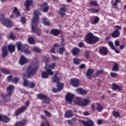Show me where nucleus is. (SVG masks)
<instances>
[{
    "label": "nucleus",
    "mask_w": 126,
    "mask_h": 126,
    "mask_svg": "<svg viewBox=\"0 0 126 126\" xmlns=\"http://www.w3.org/2000/svg\"><path fill=\"white\" fill-rule=\"evenodd\" d=\"M51 52L52 53H55L56 52V51H55V48L53 47L51 50Z\"/></svg>",
    "instance_id": "obj_63"
},
{
    "label": "nucleus",
    "mask_w": 126,
    "mask_h": 126,
    "mask_svg": "<svg viewBox=\"0 0 126 126\" xmlns=\"http://www.w3.org/2000/svg\"><path fill=\"white\" fill-rule=\"evenodd\" d=\"M73 116V112L71 110L66 111L64 114L65 118H71Z\"/></svg>",
    "instance_id": "obj_23"
},
{
    "label": "nucleus",
    "mask_w": 126,
    "mask_h": 126,
    "mask_svg": "<svg viewBox=\"0 0 126 126\" xmlns=\"http://www.w3.org/2000/svg\"><path fill=\"white\" fill-rule=\"evenodd\" d=\"M19 80V78L15 77L12 80V83H17Z\"/></svg>",
    "instance_id": "obj_48"
},
{
    "label": "nucleus",
    "mask_w": 126,
    "mask_h": 126,
    "mask_svg": "<svg viewBox=\"0 0 126 126\" xmlns=\"http://www.w3.org/2000/svg\"><path fill=\"white\" fill-rule=\"evenodd\" d=\"M44 62L45 63V69L47 72H49L50 75H54V72L52 69H54L56 67V63H52L51 64H47L50 62V58L49 57H44L43 58Z\"/></svg>",
    "instance_id": "obj_3"
},
{
    "label": "nucleus",
    "mask_w": 126,
    "mask_h": 126,
    "mask_svg": "<svg viewBox=\"0 0 126 126\" xmlns=\"http://www.w3.org/2000/svg\"><path fill=\"white\" fill-rule=\"evenodd\" d=\"M85 67V64H82L80 65V68H84Z\"/></svg>",
    "instance_id": "obj_61"
},
{
    "label": "nucleus",
    "mask_w": 126,
    "mask_h": 126,
    "mask_svg": "<svg viewBox=\"0 0 126 126\" xmlns=\"http://www.w3.org/2000/svg\"><path fill=\"white\" fill-rule=\"evenodd\" d=\"M37 97L38 98V99L43 100L45 104H49L50 102H51V100L50 99V98H49V97H47L46 95L43 94H37Z\"/></svg>",
    "instance_id": "obj_10"
},
{
    "label": "nucleus",
    "mask_w": 126,
    "mask_h": 126,
    "mask_svg": "<svg viewBox=\"0 0 126 126\" xmlns=\"http://www.w3.org/2000/svg\"><path fill=\"white\" fill-rule=\"evenodd\" d=\"M33 51L35 53H41V49L38 47H34L33 48Z\"/></svg>",
    "instance_id": "obj_47"
},
{
    "label": "nucleus",
    "mask_w": 126,
    "mask_h": 126,
    "mask_svg": "<svg viewBox=\"0 0 126 126\" xmlns=\"http://www.w3.org/2000/svg\"><path fill=\"white\" fill-rule=\"evenodd\" d=\"M77 92L78 94H80L81 95H86V94H87V91L81 88L77 89Z\"/></svg>",
    "instance_id": "obj_25"
},
{
    "label": "nucleus",
    "mask_w": 126,
    "mask_h": 126,
    "mask_svg": "<svg viewBox=\"0 0 126 126\" xmlns=\"http://www.w3.org/2000/svg\"><path fill=\"white\" fill-rule=\"evenodd\" d=\"M57 87L59 91L63 90V84L60 82L57 83Z\"/></svg>",
    "instance_id": "obj_33"
},
{
    "label": "nucleus",
    "mask_w": 126,
    "mask_h": 126,
    "mask_svg": "<svg viewBox=\"0 0 126 126\" xmlns=\"http://www.w3.org/2000/svg\"><path fill=\"white\" fill-rule=\"evenodd\" d=\"M7 81H8V82L12 81V76H9L7 77Z\"/></svg>",
    "instance_id": "obj_55"
},
{
    "label": "nucleus",
    "mask_w": 126,
    "mask_h": 126,
    "mask_svg": "<svg viewBox=\"0 0 126 126\" xmlns=\"http://www.w3.org/2000/svg\"><path fill=\"white\" fill-rule=\"evenodd\" d=\"M53 82H57V83H59V81H60V79L57 77V74H55V75L53 77Z\"/></svg>",
    "instance_id": "obj_39"
},
{
    "label": "nucleus",
    "mask_w": 126,
    "mask_h": 126,
    "mask_svg": "<svg viewBox=\"0 0 126 126\" xmlns=\"http://www.w3.org/2000/svg\"><path fill=\"white\" fill-rule=\"evenodd\" d=\"M99 53L103 56H106L108 54V51L107 50V48L105 47H101L99 49Z\"/></svg>",
    "instance_id": "obj_19"
},
{
    "label": "nucleus",
    "mask_w": 126,
    "mask_h": 126,
    "mask_svg": "<svg viewBox=\"0 0 126 126\" xmlns=\"http://www.w3.org/2000/svg\"><path fill=\"white\" fill-rule=\"evenodd\" d=\"M84 116H89V113L88 112H84Z\"/></svg>",
    "instance_id": "obj_64"
},
{
    "label": "nucleus",
    "mask_w": 126,
    "mask_h": 126,
    "mask_svg": "<svg viewBox=\"0 0 126 126\" xmlns=\"http://www.w3.org/2000/svg\"><path fill=\"white\" fill-rule=\"evenodd\" d=\"M112 88L113 90H117L118 91H121L122 90V87H120L119 85L116 84L115 83L112 84Z\"/></svg>",
    "instance_id": "obj_21"
},
{
    "label": "nucleus",
    "mask_w": 126,
    "mask_h": 126,
    "mask_svg": "<svg viewBox=\"0 0 126 126\" xmlns=\"http://www.w3.org/2000/svg\"><path fill=\"white\" fill-rule=\"evenodd\" d=\"M74 102L75 104L79 106H85L88 105V103L90 102V99L87 98L83 99L81 97H77Z\"/></svg>",
    "instance_id": "obj_5"
},
{
    "label": "nucleus",
    "mask_w": 126,
    "mask_h": 126,
    "mask_svg": "<svg viewBox=\"0 0 126 126\" xmlns=\"http://www.w3.org/2000/svg\"><path fill=\"white\" fill-rule=\"evenodd\" d=\"M74 99V94H72L71 93H67L65 96V100L66 103H68V104H70L72 100Z\"/></svg>",
    "instance_id": "obj_11"
},
{
    "label": "nucleus",
    "mask_w": 126,
    "mask_h": 126,
    "mask_svg": "<svg viewBox=\"0 0 126 126\" xmlns=\"http://www.w3.org/2000/svg\"><path fill=\"white\" fill-rule=\"evenodd\" d=\"M81 62V59L75 58L73 59V63L75 64H79Z\"/></svg>",
    "instance_id": "obj_38"
},
{
    "label": "nucleus",
    "mask_w": 126,
    "mask_h": 126,
    "mask_svg": "<svg viewBox=\"0 0 126 126\" xmlns=\"http://www.w3.org/2000/svg\"><path fill=\"white\" fill-rule=\"evenodd\" d=\"M0 21L3 24V25L6 26V27H8V28L12 26V22L9 19H5L4 15L2 14H0Z\"/></svg>",
    "instance_id": "obj_6"
},
{
    "label": "nucleus",
    "mask_w": 126,
    "mask_h": 126,
    "mask_svg": "<svg viewBox=\"0 0 126 126\" xmlns=\"http://www.w3.org/2000/svg\"><path fill=\"white\" fill-rule=\"evenodd\" d=\"M110 75L111 77H116V76H118V74H117L116 73H111Z\"/></svg>",
    "instance_id": "obj_56"
},
{
    "label": "nucleus",
    "mask_w": 126,
    "mask_h": 126,
    "mask_svg": "<svg viewBox=\"0 0 126 126\" xmlns=\"http://www.w3.org/2000/svg\"><path fill=\"white\" fill-rule=\"evenodd\" d=\"M14 89V86L13 85H10L7 88V92H8V94L5 95V97H7V96H10L11 95V93H12V91Z\"/></svg>",
    "instance_id": "obj_14"
},
{
    "label": "nucleus",
    "mask_w": 126,
    "mask_h": 126,
    "mask_svg": "<svg viewBox=\"0 0 126 126\" xmlns=\"http://www.w3.org/2000/svg\"><path fill=\"white\" fill-rule=\"evenodd\" d=\"M108 45L111 48L112 50L115 49V46H114V44H113V42H112V41H109Z\"/></svg>",
    "instance_id": "obj_50"
},
{
    "label": "nucleus",
    "mask_w": 126,
    "mask_h": 126,
    "mask_svg": "<svg viewBox=\"0 0 126 126\" xmlns=\"http://www.w3.org/2000/svg\"><path fill=\"white\" fill-rule=\"evenodd\" d=\"M80 50L78 48L75 47L73 50H72V54L73 56H78V52H79Z\"/></svg>",
    "instance_id": "obj_28"
},
{
    "label": "nucleus",
    "mask_w": 126,
    "mask_h": 126,
    "mask_svg": "<svg viewBox=\"0 0 126 126\" xmlns=\"http://www.w3.org/2000/svg\"><path fill=\"white\" fill-rule=\"evenodd\" d=\"M102 124H103V120H102L101 119H98L97 120V124L98 125H102Z\"/></svg>",
    "instance_id": "obj_57"
},
{
    "label": "nucleus",
    "mask_w": 126,
    "mask_h": 126,
    "mask_svg": "<svg viewBox=\"0 0 126 126\" xmlns=\"http://www.w3.org/2000/svg\"><path fill=\"white\" fill-rule=\"evenodd\" d=\"M21 22L23 24L25 23L26 22V19L24 17H22Z\"/></svg>",
    "instance_id": "obj_58"
},
{
    "label": "nucleus",
    "mask_w": 126,
    "mask_h": 126,
    "mask_svg": "<svg viewBox=\"0 0 126 126\" xmlns=\"http://www.w3.org/2000/svg\"><path fill=\"white\" fill-rule=\"evenodd\" d=\"M17 46V49L18 51H21V52H24L25 54L28 55H30L31 54V52L29 51L28 49L25 50V45H24L21 42H18L16 43Z\"/></svg>",
    "instance_id": "obj_7"
},
{
    "label": "nucleus",
    "mask_w": 126,
    "mask_h": 126,
    "mask_svg": "<svg viewBox=\"0 0 126 126\" xmlns=\"http://www.w3.org/2000/svg\"><path fill=\"white\" fill-rule=\"evenodd\" d=\"M96 106H97V104L93 103L91 105V109L93 112L96 111Z\"/></svg>",
    "instance_id": "obj_44"
},
{
    "label": "nucleus",
    "mask_w": 126,
    "mask_h": 126,
    "mask_svg": "<svg viewBox=\"0 0 126 126\" xmlns=\"http://www.w3.org/2000/svg\"><path fill=\"white\" fill-rule=\"evenodd\" d=\"M85 41L88 44H95L99 41V38L94 36L93 33H89L86 35Z\"/></svg>",
    "instance_id": "obj_4"
},
{
    "label": "nucleus",
    "mask_w": 126,
    "mask_h": 126,
    "mask_svg": "<svg viewBox=\"0 0 126 126\" xmlns=\"http://www.w3.org/2000/svg\"><path fill=\"white\" fill-rule=\"evenodd\" d=\"M9 118L7 116L0 114V121L4 122V123H7L9 121Z\"/></svg>",
    "instance_id": "obj_17"
},
{
    "label": "nucleus",
    "mask_w": 126,
    "mask_h": 126,
    "mask_svg": "<svg viewBox=\"0 0 126 126\" xmlns=\"http://www.w3.org/2000/svg\"><path fill=\"white\" fill-rule=\"evenodd\" d=\"M1 71L4 73L5 74H9L10 73V71L9 70L5 69V68H2L1 69Z\"/></svg>",
    "instance_id": "obj_40"
},
{
    "label": "nucleus",
    "mask_w": 126,
    "mask_h": 126,
    "mask_svg": "<svg viewBox=\"0 0 126 126\" xmlns=\"http://www.w3.org/2000/svg\"><path fill=\"white\" fill-rule=\"evenodd\" d=\"M90 4V5L94 6H97L98 5V3H97L96 1H91Z\"/></svg>",
    "instance_id": "obj_43"
},
{
    "label": "nucleus",
    "mask_w": 126,
    "mask_h": 126,
    "mask_svg": "<svg viewBox=\"0 0 126 126\" xmlns=\"http://www.w3.org/2000/svg\"><path fill=\"white\" fill-rule=\"evenodd\" d=\"M93 73H94V69L92 68L88 69L86 73L87 77L90 78L91 75H92Z\"/></svg>",
    "instance_id": "obj_22"
},
{
    "label": "nucleus",
    "mask_w": 126,
    "mask_h": 126,
    "mask_svg": "<svg viewBox=\"0 0 126 126\" xmlns=\"http://www.w3.org/2000/svg\"><path fill=\"white\" fill-rule=\"evenodd\" d=\"M27 124V121L25 120H23L21 122H17L14 126H24Z\"/></svg>",
    "instance_id": "obj_24"
},
{
    "label": "nucleus",
    "mask_w": 126,
    "mask_h": 126,
    "mask_svg": "<svg viewBox=\"0 0 126 126\" xmlns=\"http://www.w3.org/2000/svg\"><path fill=\"white\" fill-rule=\"evenodd\" d=\"M8 38H10V39H11L12 40H14V39H15V35H14L13 33H11L8 36Z\"/></svg>",
    "instance_id": "obj_46"
},
{
    "label": "nucleus",
    "mask_w": 126,
    "mask_h": 126,
    "mask_svg": "<svg viewBox=\"0 0 126 126\" xmlns=\"http://www.w3.org/2000/svg\"><path fill=\"white\" fill-rule=\"evenodd\" d=\"M33 1L32 0H27L25 3V6L27 10H29V7L32 5Z\"/></svg>",
    "instance_id": "obj_16"
},
{
    "label": "nucleus",
    "mask_w": 126,
    "mask_h": 126,
    "mask_svg": "<svg viewBox=\"0 0 126 126\" xmlns=\"http://www.w3.org/2000/svg\"><path fill=\"white\" fill-rule=\"evenodd\" d=\"M29 104H30V102L29 100L27 101L25 103L26 106H23L21 107H20L19 109L15 111L16 115L18 116V115H20L21 113H23V112L26 111V110H27V108L29 107Z\"/></svg>",
    "instance_id": "obj_8"
},
{
    "label": "nucleus",
    "mask_w": 126,
    "mask_h": 126,
    "mask_svg": "<svg viewBox=\"0 0 126 126\" xmlns=\"http://www.w3.org/2000/svg\"><path fill=\"white\" fill-rule=\"evenodd\" d=\"M49 75H50V73L47 71H43L41 73L42 78H44L45 79L48 78V77H49Z\"/></svg>",
    "instance_id": "obj_27"
},
{
    "label": "nucleus",
    "mask_w": 126,
    "mask_h": 126,
    "mask_svg": "<svg viewBox=\"0 0 126 126\" xmlns=\"http://www.w3.org/2000/svg\"><path fill=\"white\" fill-rule=\"evenodd\" d=\"M37 69H38V67L37 66H34L32 65H31L27 69L26 74L28 76L26 77V74H24L23 78L24 79L23 85L25 87H30V88H34L36 84L35 83L32 82H29L28 80H26L25 78H27V77H29V76H33L36 73V71H37Z\"/></svg>",
    "instance_id": "obj_1"
},
{
    "label": "nucleus",
    "mask_w": 126,
    "mask_h": 126,
    "mask_svg": "<svg viewBox=\"0 0 126 126\" xmlns=\"http://www.w3.org/2000/svg\"><path fill=\"white\" fill-rule=\"evenodd\" d=\"M13 12L16 14L17 17L20 16V13L16 7H14Z\"/></svg>",
    "instance_id": "obj_32"
},
{
    "label": "nucleus",
    "mask_w": 126,
    "mask_h": 126,
    "mask_svg": "<svg viewBox=\"0 0 126 126\" xmlns=\"http://www.w3.org/2000/svg\"><path fill=\"white\" fill-rule=\"evenodd\" d=\"M63 52H64V47H62L59 49V54H60V55L63 54Z\"/></svg>",
    "instance_id": "obj_51"
},
{
    "label": "nucleus",
    "mask_w": 126,
    "mask_h": 126,
    "mask_svg": "<svg viewBox=\"0 0 126 126\" xmlns=\"http://www.w3.org/2000/svg\"><path fill=\"white\" fill-rule=\"evenodd\" d=\"M52 91L54 93H58V92H60V91L58 89H56L55 88H53Z\"/></svg>",
    "instance_id": "obj_53"
},
{
    "label": "nucleus",
    "mask_w": 126,
    "mask_h": 126,
    "mask_svg": "<svg viewBox=\"0 0 126 126\" xmlns=\"http://www.w3.org/2000/svg\"><path fill=\"white\" fill-rule=\"evenodd\" d=\"M71 84L74 86V87H78L80 85L79 80L76 79H72L70 80Z\"/></svg>",
    "instance_id": "obj_13"
},
{
    "label": "nucleus",
    "mask_w": 126,
    "mask_h": 126,
    "mask_svg": "<svg viewBox=\"0 0 126 126\" xmlns=\"http://www.w3.org/2000/svg\"><path fill=\"white\" fill-rule=\"evenodd\" d=\"M43 8V12H47L49 10V6H48V3L44 2L41 5Z\"/></svg>",
    "instance_id": "obj_26"
},
{
    "label": "nucleus",
    "mask_w": 126,
    "mask_h": 126,
    "mask_svg": "<svg viewBox=\"0 0 126 126\" xmlns=\"http://www.w3.org/2000/svg\"><path fill=\"white\" fill-rule=\"evenodd\" d=\"M103 70H99L96 72L95 75H100V74H103Z\"/></svg>",
    "instance_id": "obj_52"
},
{
    "label": "nucleus",
    "mask_w": 126,
    "mask_h": 126,
    "mask_svg": "<svg viewBox=\"0 0 126 126\" xmlns=\"http://www.w3.org/2000/svg\"><path fill=\"white\" fill-rule=\"evenodd\" d=\"M65 11H66V8L65 7H62L60 8L59 12L61 16L63 17L65 15Z\"/></svg>",
    "instance_id": "obj_20"
},
{
    "label": "nucleus",
    "mask_w": 126,
    "mask_h": 126,
    "mask_svg": "<svg viewBox=\"0 0 126 126\" xmlns=\"http://www.w3.org/2000/svg\"><path fill=\"white\" fill-rule=\"evenodd\" d=\"M29 42L30 44H31L32 45H33V44H35V40L34 39V38L32 37H30L28 39Z\"/></svg>",
    "instance_id": "obj_37"
},
{
    "label": "nucleus",
    "mask_w": 126,
    "mask_h": 126,
    "mask_svg": "<svg viewBox=\"0 0 126 126\" xmlns=\"http://www.w3.org/2000/svg\"><path fill=\"white\" fill-rule=\"evenodd\" d=\"M7 54V49L6 48V46L4 45L2 48V56L3 58H5Z\"/></svg>",
    "instance_id": "obj_18"
},
{
    "label": "nucleus",
    "mask_w": 126,
    "mask_h": 126,
    "mask_svg": "<svg viewBox=\"0 0 126 126\" xmlns=\"http://www.w3.org/2000/svg\"><path fill=\"white\" fill-rule=\"evenodd\" d=\"M47 18H43L42 19L43 23V24H44V25H46L47 26H49V25H50V22L47 21Z\"/></svg>",
    "instance_id": "obj_36"
},
{
    "label": "nucleus",
    "mask_w": 126,
    "mask_h": 126,
    "mask_svg": "<svg viewBox=\"0 0 126 126\" xmlns=\"http://www.w3.org/2000/svg\"><path fill=\"white\" fill-rule=\"evenodd\" d=\"M114 28L115 29V30L112 33L111 36L113 38H118V37L120 36V31H119V30H121L122 29V27L120 26H115Z\"/></svg>",
    "instance_id": "obj_9"
},
{
    "label": "nucleus",
    "mask_w": 126,
    "mask_h": 126,
    "mask_svg": "<svg viewBox=\"0 0 126 126\" xmlns=\"http://www.w3.org/2000/svg\"><path fill=\"white\" fill-rule=\"evenodd\" d=\"M29 60L28 59H26L24 56L22 55L20 58V60L19 61V63L23 65V64H25L27 63H28Z\"/></svg>",
    "instance_id": "obj_15"
},
{
    "label": "nucleus",
    "mask_w": 126,
    "mask_h": 126,
    "mask_svg": "<svg viewBox=\"0 0 126 126\" xmlns=\"http://www.w3.org/2000/svg\"><path fill=\"white\" fill-rule=\"evenodd\" d=\"M112 114L115 118H121V115H120V113H119L118 111L116 112L114 110L112 112Z\"/></svg>",
    "instance_id": "obj_34"
},
{
    "label": "nucleus",
    "mask_w": 126,
    "mask_h": 126,
    "mask_svg": "<svg viewBox=\"0 0 126 126\" xmlns=\"http://www.w3.org/2000/svg\"><path fill=\"white\" fill-rule=\"evenodd\" d=\"M8 49L10 53H13L15 51V46L13 45H9L8 46Z\"/></svg>",
    "instance_id": "obj_29"
},
{
    "label": "nucleus",
    "mask_w": 126,
    "mask_h": 126,
    "mask_svg": "<svg viewBox=\"0 0 126 126\" xmlns=\"http://www.w3.org/2000/svg\"><path fill=\"white\" fill-rule=\"evenodd\" d=\"M113 71H118L119 70V64L115 63L112 69Z\"/></svg>",
    "instance_id": "obj_35"
},
{
    "label": "nucleus",
    "mask_w": 126,
    "mask_h": 126,
    "mask_svg": "<svg viewBox=\"0 0 126 126\" xmlns=\"http://www.w3.org/2000/svg\"><path fill=\"white\" fill-rule=\"evenodd\" d=\"M51 34L53 35H54V36H58L60 33V31L57 30V29H54L51 31Z\"/></svg>",
    "instance_id": "obj_30"
},
{
    "label": "nucleus",
    "mask_w": 126,
    "mask_h": 126,
    "mask_svg": "<svg viewBox=\"0 0 126 126\" xmlns=\"http://www.w3.org/2000/svg\"><path fill=\"white\" fill-rule=\"evenodd\" d=\"M96 105V111H98V112H102V111H103V110L104 109V106L98 103H97Z\"/></svg>",
    "instance_id": "obj_31"
},
{
    "label": "nucleus",
    "mask_w": 126,
    "mask_h": 126,
    "mask_svg": "<svg viewBox=\"0 0 126 126\" xmlns=\"http://www.w3.org/2000/svg\"><path fill=\"white\" fill-rule=\"evenodd\" d=\"M44 113L46 115V116L48 117V118H50V117H51V113L50 112H49L47 110H44Z\"/></svg>",
    "instance_id": "obj_49"
},
{
    "label": "nucleus",
    "mask_w": 126,
    "mask_h": 126,
    "mask_svg": "<svg viewBox=\"0 0 126 126\" xmlns=\"http://www.w3.org/2000/svg\"><path fill=\"white\" fill-rule=\"evenodd\" d=\"M89 10L90 11V12H92V13H96L97 12H99L98 9L95 8H91L89 9Z\"/></svg>",
    "instance_id": "obj_42"
},
{
    "label": "nucleus",
    "mask_w": 126,
    "mask_h": 126,
    "mask_svg": "<svg viewBox=\"0 0 126 126\" xmlns=\"http://www.w3.org/2000/svg\"><path fill=\"white\" fill-rule=\"evenodd\" d=\"M121 1V0H116L115 2L113 3V7L114 8H118L117 5L118 3Z\"/></svg>",
    "instance_id": "obj_41"
},
{
    "label": "nucleus",
    "mask_w": 126,
    "mask_h": 126,
    "mask_svg": "<svg viewBox=\"0 0 126 126\" xmlns=\"http://www.w3.org/2000/svg\"><path fill=\"white\" fill-rule=\"evenodd\" d=\"M84 46V43L83 42H80L79 44V47L80 48H82V47H83Z\"/></svg>",
    "instance_id": "obj_60"
},
{
    "label": "nucleus",
    "mask_w": 126,
    "mask_h": 126,
    "mask_svg": "<svg viewBox=\"0 0 126 126\" xmlns=\"http://www.w3.org/2000/svg\"><path fill=\"white\" fill-rule=\"evenodd\" d=\"M79 122L85 126H94V122L91 120H88L87 121L80 120Z\"/></svg>",
    "instance_id": "obj_12"
},
{
    "label": "nucleus",
    "mask_w": 126,
    "mask_h": 126,
    "mask_svg": "<svg viewBox=\"0 0 126 126\" xmlns=\"http://www.w3.org/2000/svg\"><path fill=\"white\" fill-rule=\"evenodd\" d=\"M99 22V17L95 16L94 17V20L93 24H97Z\"/></svg>",
    "instance_id": "obj_45"
},
{
    "label": "nucleus",
    "mask_w": 126,
    "mask_h": 126,
    "mask_svg": "<svg viewBox=\"0 0 126 126\" xmlns=\"http://www.w3.org/2000/svg\"><path fill=\"white\" fill-rule=\"evenodd\" d=\"M34 16L32 19V31L33 33H35L37 36H40L41 35V32L42 31L41 29L37 28V24L39 23V16L41 15V13L38 10L35 11L33 13Z\"/></svg>",
    "instance_id": "obj_2"
},
{
    "label": "nucleus",
    "mask_w": 126,
    "mask_h": 126,
    "mask_svg": "<svg viewBox=\"0 0 126 126\" xmlns=\"http://www.w3.org/2000/svg\"><path fill=\"white\" fill-rule=\"evenodd\" d=\"M52 58L54 61H57V59H58V57L53 55L52 56Z\"/></svg>",
    "instance_id": "obj_62"
},
{
    "label": "nucleus",
    "mask_w": 126,
    "mask_h": 126,
    "mask_svg": "<svg viewBox=\"0 0 126 126\" xmlns=\"http://www.w3.org/2000/svg\"><path fill=\"white\" fill-rule=\"evenodd\" d=\"M89 57V52L88 51H86L85 53V58L86 59H88Z\"/></svg>",
    "instance_id": "obj_54"
},
{
    "label": "nucleus",
    "mask_w": 126,
    "mask_h": 126,
    "mask_svg": "<svg viewBox=\"0 0 126 126\" xmlns=\"http://www.w3.org/2000/svg\"><path fill=\"white\" fill-rule=\"evenodd\" d=\"M115 44L117 46H120V41H119V40H116L115 41Z\"/></svg>",
    "instance_id": "obj_59"
}]
</instances>
